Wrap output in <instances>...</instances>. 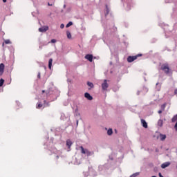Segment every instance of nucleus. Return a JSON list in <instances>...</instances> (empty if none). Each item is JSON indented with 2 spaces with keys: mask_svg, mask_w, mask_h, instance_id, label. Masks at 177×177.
I'll list each match as a JSON object with an SVG mask.
<instances>
[{
  "mask_svg": "<svg viewBox=\"0 0 177 177\" xmlns=\"http://www.w3.org/2000/svg\"><path fill=\"white\" fill-rule=\"evenodd\" d=\"M160 68L162 70V71H164L165 74H169V71H171L169 69V65L167 63L163 64Z\"/></svg>",
  "mask_w": 177,
  "mask_h": 177,
  "instance_id": "1",
  "label": "nucleus"
},
{
  "mask_svg": "<svg viewBox=\"0 0 177 177\" xmlns=\"http://www.w3.org/2000/svg\"><path fill=\"white\" fill-rule=\"evenodd\" d=\"M142 56V54H138L135 56H129L127 57V62L128 63H132V62H134V60H136L138 57H140Z\"/></svg>",
  "mask_w": 177,
  "mask_h": 177,
  "instance_id": "2",
  "label": "nucleus"
},
{
  "mask_svg": "<svg viewBox=\"0 0 177 177\" xmlns=\"http://www.w3.org/2000/svg\"><path fill=\"white\" fill-rule=\"evenodd\" d=\"M157 139L164 142L167 139V136L165 134L158 133L157 136Z\"/></svg>",
  "mask_w": 177,
  "mask_h": 177,
  "instance_id": "3",
  "label": "nucleus"
},
{
  "mask_svg": "<svg viewBox=\"0 0 177 177\" xmlns=\"http://www.w3.org/2000/svg\"><path fill=\"white\" fill-rule=\"evenodd\" d=\"M80 149L82 154H86L87 156H91V151H89L88 149H84V147L81 146Z\"/></svg>",
  "mask_w": 177,
  "mask_h": 177,
  "instance_id": "4",
  "label": "nucleus"
},
{
  "mask_svg": "<svg viewBox=\"0 0 177 177\" xmlns=\"http://www.w3.org/2000/svg\"><path fill=\"white\" fill-rule=\"evenodd\" d=\"M107 88H109V84L107 83V80H104L102 84V91H107Z\"/></svg>",
  "mask_w": 177,
  "mask_h": 177,
  "instance_id": "5",
  "label": "nucleus"
},
{
  "mask_svg": "<svg viewBox=\"0 0 177 177\" xmlns=\"http://www.w3.org/2000/svg\"><path fill=\"white\" fill-rule=\"evenodd\" d=\"M84 58L86 59V60H88V62H93V55L91 54L86 55Z\"/></svg>",
  "mask_w": 177,
  "mask_h": 177,
  "instance_id": "6",
  "label": "nucleus"
},
{
  "mask_svg": "<svg viewBox=\"0 0 177 177\" xmlns=\"http://www.w3.org/2000/svg\"><path fill=\"white\" fill-rule=\"evenodd\" d=\"M49 30V27L48 26H44L39 28V32H46V31H48Z\"/></svg>",
  "mask_w": 177,
  "mask_h": 177,
  "instance_id": "7",
  "label": "nucleus"
},
{
  "mask_svg": "<svg viewBox=\"0 0 177 177\" xmlns=\"http://www.w3.org/2000/svg\"><path fill=\"white\" fill-rule=\"evenodd\" d=\"M4 71H5V64L1 63L0 64V75H2Z\"/></svg>",
  "mask_w": 177,
  "mask_h": 177,
  "instance_id": "8",
  "label": "nucleus"
},
{
  "mask_svg": "<svg viewBox=\"0 0 177 177\" xmlns=\"http://www.w3.org/2000/svg\"><path fill=\"white\" fill-rule=\"evenodd\" d=\"M170 165H171V162H166L161 165V168H162L164 169L169 167Z\"/></svg>",
  "mask_w": 177,
  "mask_h": 177,
  "instance_id": "9",
  "label": "nucleus"
},
{
  "mask_svg": "<svg viewBox=\"0 0 177 177\" xmlns=\"http://www.w3.org/2000/svg\"><path fill=\"white\" fill-rule=\"evenodd\" d=\"M84 97H86V99H87L88 100H92L93 99V97L91 96V94H89V93H84Z\"/></svg>",
  "mask_w": 177,
  "mask_h": 177,
  "instance_id": "10",
  "label": "nucleus"
},
{
  "mask_svg": "<svg viewBox=\"0 0 177 177\" xmlns=\"http://www.w3.org/2000/svg\"><path fill=\"white\" fill-rule=\"evenodd\" d=\"M141 124H142L143 128H147L148 127L147 122H146V120H145L143 119H141Z\"/></svg>",
  "mask_w": 177,
  "mask_h": 177,
  "instance_id": "11",
  "label": "nucleus"
},
{
  "mask_svg": "<svg viewBox=\"0 0 177 177\" xmlns=\"http://www.w3.org/2000/svg\"><path fill=\"white\" fill-rule=\"evenodd\" d=\"M52 63H53V59L50 58L49 60H48V68L50 70H52Z\"/></svg>",
  "mask_w": 177,
  "mask_h": 177,
  "instance_id": "12",
  "label": "nucleus"
},
{
  "mask_svg": "<svg viewBox=\"0 0 177 177\" xmlns=\"http://www.w3.org/2000/svg\"><path fill=\"white\" fill-rule=\"evenodd\" d=\"M71 145H73V142L70 140H66V145H68L69 147H71Z\"/></svg>",
  "mask_w": 177,
  "mask_h": 177,
  "instance_id": "13",
  "label": "nucleus"
},
{
  "mask_svg": "<svg viewBox=\"0 0 177 177\" xmlns=\"http://www.w3.org/2000/svg\"><path fill=\"white\" fill-rule=\"evenodd\" d=\"M66 35H67V38H68V39H71V32H70V31L66 32Z\"/></svg>",
  "mask_w": 177,
  "mask_h": 177,
  "instance_id": "14",
  "label": "nucleus"
},
{
  "mask_svg": "<svg viewBox=\"0 0 177 177\" xmlns=\"http://www.w3.org/2000/svg\"><path fill=\"white\" fill-rule=\"evenodd\" d=\"M157 91H161V84L156 83Z\"/></svg>",
  "mask_w": 177,
  "mask_h": 177,
  "instance_id": "15",
  "label": "nucleus"
},
{
  "mask_svg": "<svg viewBox=\"0 0 177 177\" xmlns=\"http://www.w3.org/2000/svg\"><path fill=\"white\" fill-rule=\"evenodd\" d=\"M42 107H44V105L42 104H41V102H39L37 104V109H42Z\"/></svg>",
  "mask_w": 177,
  "mask_h": 177,
  "instance_id": "16",
  "label": "nucleus"
},
{
  "mask_svg": "<svg viewBox=\"0 0 177 177\" xmlns=\"http://www.w3.org/2000/svg\"><path fill=\"white\" fill-rule=\"evenodd\" d=\"M107 135H113V129H109L108 131H107Z\"/></svg>",
  "mask_w": 177,
  "mask_h": 177,
  "instance_id": "17",
  "label": "nucleus"
},
{
  "mask_svg": "<svg viewBox=\"0 0 177 177\" xmlns=\"http://www.w3.org/2000/svg\"><path fill=\"white\" fill-rule=\"evenodd\" d=\"M177 120V115H174L173 118L171 119L172 122H176Z\"/></svg>",
  "mask_w": 177,
  "mask_h": 177,
  "instance_id": "18",
  "label": "nucleus"
},
{
  "mask_svg": "<svg viewBox=\"0 0 177 177\" xmlns=\"http://www.w3.org/2000/svg\"><path fill=\"white\" fill-rule=\"evenodd\" d=\"M87 85H88V86H90V88H93V86H94L93 83L90 82H87Z\"/></svg>",
  "mask_w": 177,
  "mask_h": 177,
  "instance_id": "19",
  "label": "nucleus"
},
{
  "mask_svg": "<svg viewBox=\"0 0 177 177\" xmlns=\"http://www.w3.org/2000/svg\"><path fill=\"white\" fill-rule=\"evenodd\" d=\"M71 26H73V23L70 21L66 24V28H68V27H71Z\"/></svg>",
  "mask_w": 177,
  "mask_h": 177,
  "instance_id": "20",
  "label": "nucleus"
},
{
  "mask_svg": "<svg viewBox=\"0 0 177 177\" xmlns=\"http://www.w3.org/2000/svg\"><path fill=\"white\" fill-rule=\"evenodd\" d=\"M6 45H8L9 44H12L10 39H6L4 41Z\"/></svg>",
  "mask_w": 177,
  "mask_h": 177,
  "instance_id": "21",
  "label": "nucleus"
},
{
  "mask_svg": "<svg viewBox=\"0 0 177 177\" xmlns=\"http://www.w3.org/2000/svg\"><path fill=\"white\" fill-rule=\"evenodd\" d=\"M166 106H167V103L163 104L161 106V110H162V111L165 110Z\"/></svg>",
  "mask_w": 177,
  "mask_h": 177,
  "instance_id": "22",
  "label": "nucleus"
},
{
  "mask_svg": "<svg viewBox=\"0 0 177 177\" xmlns=\"http://www.w3.org/2000/svg\"><path fill=\"white\" fill-rule=\"evenodd\" d=\"M3 82H5V80L3 79L0 80V86H3Z\"/></svg>",
  "mask_w": 177,
  "mask_h": 177,
  "instance_id": "23",
  "label": "nucleus"
},
{
  "mask_svg": "<svg viewBox=\"0 0 177 177\" xmlns=\"http://www.w3.org/2000/svg\"><path fill=\"white\" fill-rule=\"evenodd\" d=\"M158 125L159 127H162V120H158Z\"/></svg>",
  "mask_w": 177,
  "mask_h": 177,
  "instance_id": "24",
  "label": "nucleus"
},
{
  "mask_svg": "<svg viewBox=\"0 0 177 177\" xmlns=\"http://www.w3.org/2000/svg\"><path fill=\"white\" fill-rule=\"evenodd\" d=\"M139 175V173H135L133 174H132L131 176H130V177H136V176H138Z\"/></svg>",
  "mask_w": 177,
  "mask_h": 177,
  "instance_id": "25",
  "label": "nucleus"
},
{
  "mask_svg": "<svg viewBox=\"0 0 177 177\" xmlns=\"http://www.w3.org/2000/svg\"><path fill=\"white\" fill-rule=\"evenodd\" d=\"M51 43L56 44V39H51Z\"/></svg>",
  "mask_w": 177,
  "mask_h": 177,
  "instance_id": "26",
  "label": "nucleus"
},
{
  "mask_svg": "<svg viewBox=\"0 0 177 177\" xmlns=\"http://www.w3.org/2000/svg\"><path fill=\"white\" fill-rule=\"evenodd\" d=\"M174 129L177 132V122H176V124L174 125Z\"/></svg>",
  "mask_w": 177,
  "mask_h": 177,
  "instance_id": "27",
  "label": "nucleus"
},
{
  "mask_svg": "<svg viewBox=\"0 0 177 177\" xmlns=\"http://www.w3.org/2000/svg\"><path fill=\"white\" fill-rule=\"evenodd\" d=\"M37 78L41 79V73H39L37 75Z\"/></svg>",
  "mask_w": 177,
  "mask_h": 177,
  "instance_id": "28",
  "label": "nucleus"
},
{
  "mask_svg": "<svg viewBox=\"0 0 177 177\" xmlns=\"http://www.w3.org/2000/svg\"><path fill=\"white\" fill-rule=\"evenodd\" d=\"M60 28H64V24H62L60 25Z\"/></svg>",
  "mask_w": 177,
  "mask_h": 177,
  "instance_id": "29",
  "label": "nucleus"
},
{
  "mask_svg": "<svg viewBox=\"0 0 177 177\" xmlns=\"http://www.w3.org/2000/svg\"><path fill=\"white\" fill-rule=\"evenodd\" d=\"M174 95H177V88H176L174 91Z\"/></svg>",
  "mask_w": 177,
  "mask_h": 177,
  "instance_id": "30",
  "label": "nucleus"
},
{
  "mask_svg": "<svg viewBox=\"0 0 177 177\" xmlns=\"http://www.w3.org/2000/svg\"><path fill=\"white\" fill-rule=\"evenodd\" d=\"M46 95H49V91H46Z\"/></svg>",
  "mask_w": 177,
  "mask_h": 177,
  "instance_id": "31",
  "label": "nucleus"
},
{
  "mask_svg": "<svg viewBox=\"0 0 177 177\" xmlns=\"http://www.w3.org/2000/svg\"><path fill=\"white\" fill-rule=\"evenodd\" d=\"M6 1L7 0H3V2L5 3H6Z\"/></svg>",
  "mask_w": 177,
  "mask_h": 177,
  "instance_id": "32",
  "label": "nucleus"
},
{
  "mask_svg": "<svg viewBox=\"0 0 177 177\" xmlns=\"http://www.w3.org/2000/svg\"><path fill=\"white\" fill-rule=\"evenodd\" d=\"M48 6H52V4H50V3H48Z\"/></svg>",
  "mask_w": 177,
  "mask_h": 177,
  "instance_id": "33",
  "label": "nucleus"
},
{
  "mask_svg": "<svg viewBox=\"0 0 177 177\" xmlns=\"http://www.w3.org/2000/svg\"><path fill=\"white\" fill-rule=\"evenodd\" d=\"M42 93H45V90H43V91H42Z\"/></svg>",
  "mask_w": 177,
  "mask_h": 177,
  "instance_id": "34",
  "label": "nucleus"
},
{
  "mask_svg": "<svg viewBox=\"0 0 177 177\" xmlns=\"http://www.w3.org/2000/svg\"><path fill=\"white\" fill-rule=\"evenodd\" d=\"M76 123H77V125H78V120H77Z\"/></svg>",
  "mask_w": 177,
  "mask_h": 177,
  "instance_id": "35",
  "label": "nucleus"
},
{
  "mask_svg": "<svg viewBox=\"0 0 177 177\" xmlns=\"http://www.w3.org/2000/svg\"><path fill=\"white\" fill-rule=\"evenodd\" d=\"M4 45H5V43H3L2 46H4Z\"/></svg>",
  "mask_w": 177,
  "mask_h": 177,
  "instance_id": "36",
  "label": "nucleus"
},
{
  "mask_svg": "<svg viewBox=\"0 0 177 177\" xmlns=\"http://www.w3.org/2000/svg\"><path fill=\"white\" fill-rule=\"evenodd\" d=\"M158 113H159V114H161V111H159Z\"/></svg>",
  "mask_w": 177,
  "mask_h": 177,
  "instance_id": "37",
  "label": "nucleus"
},
{
  "mask_svg": "<svg viewBox=\"0 0 177 177\" xmlns=\"http://www.w3.org/2000/svg\"><path fill=\"white\" fill-rule=\"evenodd\" d=\"M57 158H59V156H57Z\"/></svg>",
  "mask_w": 177,
  "mask_h": 177,
  "instance_id": "38",
  "label": "nucleus"
},
{
  "mask_svg": "<svg viewBox=\"0 0 177 177\" xmlns=\"http://www.w3.org/2000/svg\"><path fill=\"white\" fill-rule=\"evenodd\" d=\"M64 8H66V5L64 6Z\"/></svg>",
  "mask_w": 177,
  "mask_h": 177,
  "instance_id": "39",
  "label": "nucleus"
},
{
  "mask_svg": "<svg viewBox=\"0 0 177 177\" xmlns=\"http://www.w3.org/2000/svg\"><path fill=\"white\" fill-rule=\"evenodd\" d=\"M152 177H156V176H153Z\"/></svg>",
  "mask_w": 177,
  "mask_h": 177,
  "instance_id": "40",
  "label": "nucleus"
}]
</instances>
